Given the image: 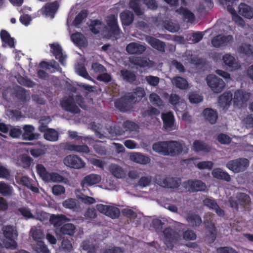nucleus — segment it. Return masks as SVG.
<instances>
[{"instance_id":"obj_35","label":"nucleus","mask_w":253,"mask_h":253,"mask_svg":"<svg viewBox=\"0 0 253 253\" xmlns=\"http://www.w3.org/2000/svg\"><path fill=\"white\" fill-rule=\"evenodd\" d=\"M76 227L72 223H67L63 225L60 229V232L63 235L73 236L75 233Z\"/></svg>"},{"instance_id":"obj_27","label":"nucleus","mask_w":253,"mask_h":253,"mask_svg":"<svg viewBox=\"0 0 253 253\" xmlns=\"http://www.w3.org/2000/svg\"><path fill=\"white\" fill-rule=\"evenodd\" d=\"M130 160L135 163L146 165L150 162V158L139 153H131L129 156Z\"/></svg>"},{"instance_id":"obj_64","label":"nucleus","mask_w":253,"mask_h":253,"mask_svg":"<svg viewBox=\"0 0 253 253\" xmlns=\"http://www.w3.org/2000/svg\"><path fill=\"white\" fill-rule=\"evenodd\" d=\"M152 182L151 176H143L140 178L138 181V185L143 187L149 186Z\"/></svg>"},{"instance_id":"obj_33","label":"nucleus","mask_w":253,"mask_h":253,"mask_svg":"<svg viewBox=\"0 0 253 253\" xmlns=\"http://www.w3.org/2000/svg\"><path fill=\"white\" fill-rule=\"evenodd\" d=\"M71 38L72 41L79 46H85L87 45V41L85 38L80 33L72 34Z\"/></svg>"},{"instance_id":"obj_5","label":"nucleus","mask_w":253,"mask_h":253,"mask_svg":"<svg viewBox=\"0 0 253 253\" xmlns=\"http://www.w3.org/2000/svg\"><path fill=\"white\" fill-rule=\"evenodd\" d=\"M64 164L70 168L74 169H81L85 167V162L76 155H69L63 159Z\"/></svg>"},{"instance_id":"obj_14","label":"nucleus","mask_w":253,"mask_h":253,"mask_svg":"<svg viewBox=\"0 0 253 253\" xmlns=\"http://www.w3.org/2000/svg\"><path fill=\"white\" fill-rule=\"evenodd\" d=\"M24 131L23 133H22V137L25 140H33L38 139L40 137V134L35 133V127L30 125H24L23 127Z\"/></svg>"},{"instance_id":"obj_61","label":"nucleus","mask_w":253,"mask_h":253,"mask_svg":"<svg viewBox=\"0 0 253 253\" xmlns=\"http://www.w3.org/2000/svg\"><path fill=\"white\" fill-rule=\"evenodd\" d=\"M217 139L219 143L222 144H228L231 141V139L227 135L223 133H220L218 135Z\"/></svg>"},{"instance_id":"obj_3","label":"nucleus","mask_w":253,"mask_h":253,"mask_svg":"<svg viewBox=\"0 0 253 253\" xmlns=\"http://www.w3.org/2000/svg\"><path fill=\"white\" fill-rule=\"evenodd\" d=\"M206 81L208 86L215 93L221 92L225 86L224 81L214 75H208L206 78Z\"/></svg>"},{"instance_id":"obj_18","label":"nucleus","mask_w":253,"mask_h":253,"mask_svg":"<svg viewBox=\"0 0 253 253\" xmlns=\"http://www.w3.org/2000/svg\"><path fill=\"white\" fill-rule=\"evenodd\" d=\"M51 51L55 55L56 58L58 59L59 62L63 65L65 64L66 56L64 55L62 52V48L60 45L57 43L50 44Z\"/></svg>"},{"instance_id":"obj_41","label":"nucleus","mask_w":253,"mask_h":253,"mask_svg":"<svg viewBox=\"0 0 253 253\" xmlns=\"http://www.w3.org/2000/svg\"><path fill=\"white\" fill-rule=\"evenodd\" d=\"M227 10L232 14V19L238 25L242 27L245 26V22L240 16L236 14V11L230 5L227 6Z\"/></svg>"},{"instance_id":"obj_17","label":"nucleus","mask_w":253,"mask_h":253,"mask_svg":"<svg viewBox=\"0 0 253 253\" xmlns=\"http://www.w3.org/2000/svg\"><path fill=\"white\" fill-rule=\"evenodd\" d=\"M222 60L225 65L231 70H235L240 68V65L238 60L230 54H226L222 57Z\"/></svg>"},{"instance_id":"obj_1","label":"nucleus","mask_w":253,"mask_h":253,"mask_svg":"<svg viewBox=\"0 0 253 253\" xmlns=\"http://www.w3.org/2000/svg\"><path fill=\"white\" fill-rule=\"evenodd\" d=\"M3 233L5 239L3 241L4 247L7 249H15L17 247L15 239L18 234L15 228L11 226L3 227Z\"/></svg>"},{"instance_id":"obj_10","label":"nucleus","mask_w":253,"mask_h":253,"mask_svg":"<svg viewBox=\"0 0 253 253\" xmlns=\"http://www.w3.org/2000/svg\"><path fill=\"white\" fill-rule=\"evenodd\" d=\"M134 103L133 100L131 98L130 94H127L125 96L116 101L115 106L122 112L127 111L130 108L132 104Z\"/></svg>"},{"instance_id":"obj_57","label":"nucleus","mask_w":253,"mask_h":253,"mask_svg":"<svg viewBox=\"0 0 253 253\" xmlns=\"http://www.w3.org/2000/svg\"><path fill=\"white\" fill-rule=\"evenodd\" d=\"M123 126L126 132H137L138 129V126L136 124L129 121L124 122Z\"/></svg>"},{"instance_id":"obj_32","label":"nucleus","mask_w":253,"mask_h":253,"mask_svg":"<svg viewBox=\"0 0 253 253\" xmlns=\"http://www.w3.org/2000/svg\"><path fill=\"white\" fill-rule=\"evenodd\" d=\"M203 115L205 118L211 124H214L216 122L217 114L216 112L213 110L207 108L204 110Z\"/></svg>"},{"instance_id":"obj_50","label":"nucleus","mask_w":253,"mask_h":253,"mask_svg":"<svg viewBox=\"0 0 253 253\" xmlns=\"http://www.w3.org/2000/svg\"><path fill=\"white\" fill-rule=\"evenodd\" d=\"M131 98L133 100L134 103L138 99H140L145 95V91L143 88L141 87H137L135 89V91L133 92L129 93Z\"/></svg>"},{"instance_id":"obj_58","label":"nucleus","mask_w":253,"mask_h":253,"mask_svg":"<svg viewBox=\"0 0 253 253\" xmlns=\"http://www.w3.org/2000/svg\"><path fill=\"white\" fill-rule=\"evenodd\" d=\"M120 213V210L118 208L109 205L107 216H108L112 218H116L119 216Z\"/></svg>"},{"instance_id":"obj_56","label":"nucleus","mask_w":253,"mask_h":253,"mask_svg":"<svg viewBox=\"0 0 253 253\" xmlns=\"http://www.w3.org/2000/svg\"><path fill=\"white\" fill-rule=\"evenodd\" d=\"M36 169L40 177H42L44 181H46V179H48V176L49 173L46 171L43 166L41 164L37 165L36 166Z\"/></svg>"},{"instance_id":"obj_47","label":"nucleus","mask_w":253,"mask_h":253,"mask_svg":"<svg viewBox=\"0 0 253 253\" xmlns=\"http://www.w3.org/2000/svg\"><path fill=\"white\" fill-rule=\"evenodd\" d=\"M104 28V24L97 20L92 21L89 25L90 30L94 34L98 33Z\"/></svg>"},{"instance_id":"obj_44","label":"nucleus","mask_w":253,"mask_h":253,"mask_svg":"<svg viewBox=\"0 0 253 253\" xmlns=\"http://www.w3.org/2000/svg\"><path fill=\"white\" fill-rule=\"evenodd\" d=\"M31 233L33 239L37 242H42L43 238L44 235L42 230L40 228L33 227L31 230Z\"/></svg>"},{"instance_id":"obj_39","label":"nucleus","mask_w":253,"mask_h":253,"mask_svg":"<svg viewBox=\"0 0 253 253\" xmlns=\"http://www.w3.org/2000/svg\"><path fill=\"white\" fill-rule=\"evenodd\" d=\"M44 138L49 141H56L58 139V134L57 132L53 129L45 128V131H43Z\"/></svg>"},{"instance_id":"obj_42","label":"nucleus","mask_w":253,"mask_h":253,"mask_svg":"<svg viewBox=\"0 0 253 253\" xmlns=\"http://www.w3.org/2000/svg\"><path fill=\"white\" fill-rule=\"evenodd\" d=\"M13 192V189L11 186L0 182V194L4 196H11Z\"/></svg>"},{"instance_id":"obj_15","label":"nucleus","mask_w":253,"mask_h":253,"mask_svg":"<svg viewBox=\"0 0 253 253\" xmlns=\"http://www.w3.org/2000/svg\"><path fill=\"white\" fill-rule=\"evenodd\" d=\"M129 62L140 67H153L154 65L152 61L147 57L132 56L129 58Z\"/></svg>"},{"instance_id":"obj_59","label":"nucleus","mask_w":253,"mask_h":253,"mask_svg":"<svg viewBox=\"0 0 253 253\" xmlns=\"http://www.w3.org/2000/svg\"><path fill=\"white\" fill-rule=\"evenodd\" d=\"M122 76L124 80L129 82H132L135 80V76L132 72L127 70H122L121 71Z\"/></svg>"},{"instance_id":"obj_60","label":"nucleus","mask_w":253,"mask_h":253,"mask_svg":"<svg viewBox=\"0 0 253 253\" xmlns=\"http://www.w3.org/2000/svg\"><path fill=\"white\" fill-rule=\"evenodd\" d=\"M34 249L37 253H48V249L42 241L37 242L34 247Z\"/></svg>"},{"instance_id":"obj_49","label":"nucleus","mask_w":253,"mask_h":253,"mask_svg":"<svg viewBox=\"0 0 253 253\" xmlns=\"http://www.w3.org/2000/svg\"><path fill=\"white\" fill-rule=\"evenodd\" d=\"M125 130H123L119 126H115L113 128L110 127L109 129V133H106V136L113 137L116 135H122L125 134Z\"/></svg>"},{"instance_id":"obj_37","label":"nucleus","mask_w":253,"mask_h":253,"mask_svg":"<svg viewBox=\"0 0 253 253\" xmlns=\"http://www.w3.org/2000/svg\"><path fill=\"white\" fill-rule=\"evenodd\" d=\"M186 220L192 226H199L202 222L201 217L198 215L191 213H188L186 216Z\"/></svg>"},{"instance_id":"obj_54","label":"nucleus","mask_w":253,"mask_h":253,"mask_svg":"<svg viewBox=\"0 0 253 253\" xmlns=\"http://www.w3.org/2000/svg\"><path fill=\"white\" fill-rule=\"evenodd\" d=\"M0 37L1 40L6 43L9 46H14L13 39L10 37L9 34L5 30H2L0 32Z\"/></svg>"},{"instance_id":"obj_19","label":"nucleus","mask_w":253,"mask_h":253,"mask_svg":"<svg viewBox=\"0 0 253 253\" xmlns=\"http://www.w3.org/2000/svg\"><path fill=\"white\" fill-rule=\"evenodd\" d=\"M203 204L210 209L214 211L218 215L223 216L224 215V211L219 207L213 199L206 198L203 200Z\"/></svg>"},{"instance_id":"obj_26","label":"nucleus","mask_w":253,"mask_h":253,"mask_svg":"<svg viewBox=\"0 0 253 253\" xmlns=\"http://www.w3.org/2000/svg\"><path fill=\"white\" fill-rule=\"evenodd\" d=\"M233 94L230 92H225L218 98V104L222 109H227L230 105Z\"/></svg>"},{"instance_id":"obj_22","label":"nucleus","mask_w":253,"mask_h":253,"mask_svg":"<svg viewBox=\"0 0 253 253\" xmlns=\"http://www.w3.org/2000/svg\"><path fill=\"white\" fill-rule=\"evenodd\" d=\"M212 216V213L208 212L204 217V224L211 233V241L213 242L215 238L216 230L214 224L210 220Z\"/></svg>"},{"instance_id":"obj_46","label":"nucleus","mask_w":253,"mask_h":253,"mask_svg":"<svg viewBox=\"0 0 253 253\" xmlns=\"http://www.w3.org/2000/svg\"><path fill=\"white\" fill-rule=\"evenodd\" d=\"M46 181L66 183L67 181V179L57 173L51 172L49 173V175L48 176V179H46Z\"/></svg>"},{"instance_id":"obj_7","label":"nucleus","mask_w":253,"mask_h":253,"mask_svg":"<svg viewBox=\"0 0 253 253\" xmlns=\"http://www.w3.org/2000/svg\"><path fill=\"white\" fill-rule=\"evenodd\" d=\"M183 146V144L178 141H167L165 156H175L180 154Z\"/></svg>"},{"instance_id":"obj_23","label":"nucleus","mask_w":253,"mask_h":253,"mask_svg":"<svg viewBox=\"0 0 253 253\" xmlns=\"http://www.w3.org/2000/svg\"><path fill=\"white\" fill-rule=\"evenodd\" d=\"M164 127L165 129L170 131L175 129L174 121L173 115L169 112L162 115Z\"/></svg>"},{"instance_id":"obj_24","label":"nucleus","mask_w":253,"mask_h":253,"mask_svg":"<svg viewBox=\"0 0 253 253\" xmlns=\"http://www.w3.org/2000/svg\"><path fill=\"white\" fill-rule=\"evenodd\" d=\"M165 237V243L166 244L177 241L180 238V235L177 233L173 231L171 229L166 228L163 231Z\"/></svg>"},{"instance_id":"obj_2","label":"nucleus","mask_w":253,"mask_h":253,"mask_svg":"<svg viewBox=\"0 0 253 253\" xmlns=\"http://www.w3.org/2000/svg\"><path fill=\"white\" fill-rule=\"evenodd\" d=\"M249 165L248 159L241 158L229 161L226 164V167L234 173H239L246 170Z\"/></svg>"},{"instance_id":"obj_20","label":"nucleus","mask_w":253,"mask_h":253,"mask_svg":"<svg viewBox=\"0 0 253 253\" xmlns=\"http://www.w3.org/2000/svg\"><path fill=\"white\" fill-rule=\"evenodd\" d=\"M145 40L154 48L160 52H165L166 44L163 42L149 36L146 37Z\"/></svg>"},{"instance_id":"obj_51","label":"nucleus","mask_w":253,"mask_h":253,"mask_svg":"<svg viewBox=\"0 0 253 253\" xmlns=\"http://www.w3.org/2000/svg\"><path fill=\"white\" fill-rule=\"evenodd\" d=\"M238 53L241 54H244L247 55H251L253 53V49L250 44H242L239 46L237 49Z\"/></svg>"},{"instance_id":"obj_29","label":"nucleus","mask_w":253,"mask_h":253,"mask_svg":"<svg viewBox=\"0 0 253 253\" xmlns=\"http://www.w3.org/2000/svg\"><path fill=\"white\" fill-rule=\"evenodd\" d=\"M120 17L122 24L125 26L130 25L134 20L133 13L128 10L122 12L120 14Z\"/></svg>"},{"instance_id":"obj_25","label":"nucleus","mask_w":253,"mask_h":253,"mask_svg":"<svg viewBox=\"0 0 253 253\" xmlns=\"http://www.w3.org/2000/svg\"><path fill=\"white\" fill-rule=\"evenodd\" d=\"M109 171L117 178H123L126 175L124 169L117 164H112L110 165L109 166Z\"/></svg>"},{"instance_id":"obj_62","label":"nucleus","mask_w":253,"mask_h":253,"mask_svg":"<svg viewBox=\"0 0 253 253\" xmlns=\"http://www.w3.org/2000/svg\"><path fill=\"white\" fill-rule=\"evenodd\" d=\"M76 72L80 76L87 79H90V76L88 75L86 71V70L84 66L82 65L78 64L76 68Z\"/></svg>"},{"instance_id":"obj_36","label":"nucleus","mask_w":253,"mask_h":253,"mask_svg":"<svg viewBox=\"0 0 253 253\" xmlns=\"http://www.w3.org/2000/svg\"><path fill=\"white\" fill-rule=\"evenodd\" d=\"M166 142L165 141H159L155 143L152 145V149L155 152L165 156L166 151Z\"/></svg>"},{"instance_id":"obj_53","label":"nucleus","mask_w":253,"mask_h":253,"mask_svg":"<svg viewBox=\"0 0 253 253\" xmlns=\"http://www.w3.org/2000/svg\"><path fill=\"white\" fill-rule=\"evenodd\" d=\"M17 163L22 167L28 168L31 165V158L26 155H23L18 159Z\"/></svg>"},{"instance_id":"obj_38","label":"nucleus","mask_w":253,"mask_h":253,"mask_svg":"<svg viewBox=\"0 0 253 253\" xmlns=\"http://www.w3.org/2000/svg\"><path fill=\"white\" fill-rule=\"evenodd\" d=\"M171 82L177 88L184 89L188 87V83L187 81L183 78L180 77H175L171 79Z\"/></svg>"},{"instance_id":"obj_6","label":"nucleus","mask_w":253,"mask_h":253,"mask_svg":"<svg viewBox=\"0 0 253 253\" xmlns=\"http://www.w3.org/2000/svg\"><path fill=\"white\" fill-rule=\"evenodd\" d=\"M251 96V93L242 89L236 90L232 98L234 105L240 108L246 104Z\"/></svg>"},{"instance_id":"obj_31","label":"nucleus","mask_w":253,"mask_h":253,"mask_svg":"<svg viewBox=\"0 0 253 253\" xmlns=\"http://www.w3.org/2000/svg\"><path fill=\"white\" fill-rule=\"evenodd\" d=\"M212 176L216 179L229 182L231 180L230 175L220 168L214 169L211 171Z\"/></svg>"},{"instance_id":"obj_55","label":"nucleus","mask_w":253,"mask_h":253,"mask_svg":"<svg viewBox=\"0 0 253 253\" xmlns=\"http://www.w3.org/2000/svg\"><path fill=\"white\" fill-rule=\"evenodd\" d=\"M149 100L154 105L158 107L163 105V101L160 98V96L156 93L153 92L150 94Z\"/></svg>"},{"instance_id":"obj_4","label":"nucleus","mask_w":253,"mask_h":253,"mask_svg":"<svg viewBox=\"0 0 253 253\" xmlns=\"http://www.w3.org/2000/svg\"><path fill=\"white\" fill-rule=\"evenodd\" d=\"M251 199L249 195L244 193H238L236 198L231 197L229 199V203L232 208L238 210L239 206L245 207L249 205Z\"/></svg>"},{"instance_id":"obj_9","label":"nucleus","mask_w":253,"mask_h":253,"mask_svg":"<svg viewBox=\"0 0 253 253\" xmlns=\"http://www.w3.org/2000/svg\"><path fill=\"white\" fill-rule=\"evenodd\" d=\"M234 38L232 35H218L214 37L211 42L213 46L218 48L227 45L232 42Z\"/></svg>"},{"instance_id":"obj_8","label":"nucleus","mask_w":253,"mask_h":253,"mask_svg":"<svg viewBox=\"0 0 253 253\" xmlns=\"http://www.w3.org/2000/svg\"><path fill=\"white\" fill-rule=\"evenodd\" d=\"M182 186L190 192L204 191L206 189V184L200 180H188L182 183Z\"/></svg>"},{"instance_id":"obj_12","label":"nucleus","mask_w":253,"mask_h":253,"mask_svg":"<svg viewBox=\"0 0 253 253\" xmlns=\"http://www.w3.org/2000/svg\"><path fill=\"white\" fill-rule=\"evenodd\" d=\"M101 180V176L99 174L91 173L86 175L81 182L83 190H85V185L93 186L99 183Z\"/></svg>"},{"instance_id":"obj_48","label":"nucleus","mask_w":253,"mask_h":253,"mask_svg":"<svg viewBox=\"0 0 253 253\" xmlns=\"http://www.w3.org/2000/svg\"><path fill=\"white\" fill-rule=\"evenodd\" d=\"M193 149L194 151L197 152L203 151L207 152L210 151L209 147L203 142L199 140H196L194 142L193 144Z\"/></svg>"},{"instance_id":"obj_45","label":"nucleus","mask_w":253,"mask_h":253,"mask_svg":"<svg viewBox=\"0 0 253 253\" xmlns=\"http://www.w3.org/2000/svg\"><path fill=\"white\" fill-rule=\"evenodd\" d=\"M142 0H130L129 3V7L132 9L137 15H142L143 11L140 8V3Z\"/></svg>"},{"instance_id":"obj_43","label":"nucleus","mask_w":253,"mask_h":253,"mask_svg":"<svg viewBox=\"0 0 253 253\" xmlns=\"http://www.w3.org/2000/svg\"><path fill=\"white\" fill-rule=\"evenodd\" d=\"M66 220L69 221V219H68L65 215L62 214L52 215L50 216V223L54 226H59L62 221Z\"/></svg>"},{"instance_id":"obj_30","label":"nucleus","mask_w":253,"mask_h":253,"mask_svg":"<svg viewBox=\"0 0 253 253\" xmlns=\"http://www.w3.org/2000/svg\"><path fill=\"white\" fill-rule=\"evenodd\" d=\"M176 12L182 16L183 20L189 23H192L195 20V15L187 8L181 7L176 10Z\"/></svg>"},{"instance_id":"obj_34","label":"nucleus","mask_w":253,"mask_h":253,"mask_svg":"<svg viewBox=\"0 0 253 253\" xmlns=\"http://www.w3.org/2000/svg\"><path fill=\"white\" fill-rule=\"evenodd\" d=\"M62 206L65 208L74 211H77L79 207L77 200L73 198H69L64 201L62 203Z\"/></svg>"},{"instance_id":"obj_28","label":"nucleus","mask_w":253,"mask_h":253,"mask_svg":"<svg viewBox=\"0 0 253 253\" xmlns=\"http://www.w3.org/2000/svg\"><path fill=\"white\" fill-rule=\"evenodd\" d=\"M107 24L112 33L116 35L119 34V28L116 16L111 15L108 16L107 18Z\"/></svg>"},{"instance_id":"obj_11","label":"nucleus","mask_w":253,"mask_h":253,"mask_svg":"<svg viewBox=\"0 0 253 253\" xmlns=\"http://www.w3.org/2000/svg\"><path fill=\"white\" fill-rule=\"evenodd\" d=\"M61 106L65 110L72 113H78L80 109L75 102V99L72 96L64 99L61 102Z\"/></svg>"},{"instance_id":"obj_40","label":"nucleus","mask_w":253,"mask_h":253,"mask_svg":"<svg viewBox=\"0 0 253 253\" xmlns=\"http://www.w3.org/2000/svg\"><path fill=\"white\" fill-rule=\"evenodd\" d=\"M58 4L57 2L46 4L45 6V14L46 15L53 18L54 13L58 8Z\"/></svg>"},{"instance_id":"obj_63","label":"nucleus","mask_w":253,"mask_h":253,"mask_svg":"<svg viewBox=\"0 0 253 253\" xmlns=\"http://www.w3.org/2000/svg\"><path fill=\"white\" fill-rule=\"evenodd\" d=\"M87 16V12L85 10H83L80 12L76 17L73 24L75 26H77Z\"/></svg>"},{"instance_id":"obj_16","label":"nucleus","mask_w":253,"mask_h":253,"mask_svg":"<svg viewBox=\"0 0 253 253\" xmlns=\"http://www.w3.org/2000/svg\"><path fill=\"white\" fill-rule=\"evenodd\" d=\"M181 184V180L178 178L163 177L159 182V184L166 188H177Z\"/></svg>"},{"instance_id":"obj_21","label":"nucleus","mask_w":253,"mask_h":253,"mask_svg":"<svg viewBox=\"0 0 253 253\" xmlns=\"http://www.w3.org/2000/svg\"><path fill=\"white\" fill-rule=\"evenodd\" d=\"M238 13L248 19L253 18V8L251 6L241 3L238 6Z\"/></svg>"},{"instance_id":"obj_52","label":"nucleus","mask_w":253,"mask_h":253,"mask_svg":"<svg viewBox=\"0 0 253 253\" xmlns=\"http://www.w3.org/2000/svg\"><path fill=\"white\" fill-rule=\"evenodd\" d=\"M73 246L71 241L68 239H63L59 249L64 253H67L73 250Z\"/></svg>"},{"instance_id":"obj_13","label":"nucleus","mask_w":253,"mask_h":253,"mask_svg":"<svg viewBox=\"0 0 253 253\" xmlns=\"http://www.w3.org/2000/svg\"><path fill=\"white\" fill-rule=\"evenodd\" d=\"M146 49L144 45L135 42L129 43L126 47V50L129 54H141Z\"/></svg>"}]
</instances>
